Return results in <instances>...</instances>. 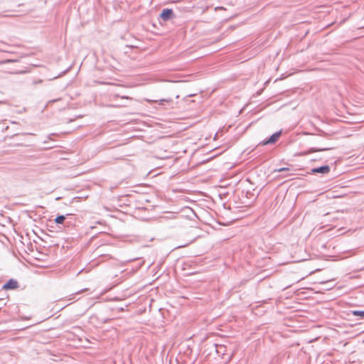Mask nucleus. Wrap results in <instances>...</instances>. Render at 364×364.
I'll return each mask as SVG.
<instances>
[{"label":"nucleus","mask_w":364,"mask_h":364,"mask_svg":"<svg viewBox=\"0 0 364 364\" xmlns=\"http://www.w3.org/2000/svg\"><path fill=\"white\" fill-rule=\"evenodd\" d=\"M281 135H282V131L277 132L274 133L272 135H271L268 139L264 140L262 142H261V144L262 145L273 144L279 140Z\"/></svg>","instance_id":"obj_1"},{"label":"nucleus","mask_w":364,"mask_h":364,"mask_svg":"<svg viewBox=\"0 0 364 364\" xmlns=\"http://www.w3.org/2000/svg\"><path fill=\"white\" fill-rule=\"evenodd\" d=\"M160 17L164 21H167L174 17V13L171 9H164L161 11Z\"/></svg>","instance_id":"obj_2"},{"label":"nucleus","mask_w":364,"mask_h":364,"mask_svg":"<svg viewBox=\"0 0 364 364\" xmlns=\"http://www.w3.org/2000/svg\"><path fill=\"white\" fill-rule=\"evenodd\" d=\"M311 171L312 173L326 174L330 172V166L328 165H324L320 167L314 168Z\"/></svg>","instance_id":"obj_3"},{"label":"nucleus","mask_w":364,"mask_h":364,"mask_svg":"<svg viewBox=\"0 0 364 364\" xmlns=\"http://www.w3.org/2000/svg\"><path fill=\"white\" fill-rule=\"evenodd\" d=\"M18 287L17 281L10 279L3 287L4 289H15Z\"/></svg>","instance_id":"obj_4"},{"label":"nucleus","mask_w":364,"mask_h":364,"mask_svg":"<svg viewBox=\"0 0 364 364\" xmlns=\"http://www.w3.org/2000/svg\"><path fill=\"white\" fill-rule=\"evenodd\" d=\"M215 348L216 353L218 354L219 355L225 354V346L215 344Z\"/></svg>","instance_id":"obj_5"},{"label":"nucleus","mask_w":364,"mask_h":364,"mask_svg":"<svg viewBox=\"0 0 364 364\" xmlns=\"http://www.w3.org/2000/svg\"><path fill=\"white\" fill-rule=\"evenodd\" d=\"M352 314L355 316H359L360 318L364 319V311L354 310L352 311Z\"/></svg>","instance_id":"obj_6"},{"label":"nucleus","mask_w":364,"mask_h":364,"mask_svg":"<svg viewBox=\"0 0 364 364\" xmlns=\"http://www.w3.org/2000/svg\"><path fill=\"white\" fill-rule=\"evenodd\" d=\"M65 216L63 215H58L55 218V222L57 223V224H63V222L65 221Z\"/></svg>","instance_id":"obj_7"},{"label":"nucleus","mask_w":364,"mask_h":364,"mask_svg":"<svg viewBox=\"0 0 364 364\" xmlns=\"http://www.w3.org/2000/svg\"><path fill=\"white\" fill-rule=\"evenodd\" d=\"M330 148H321V149H315V148H311L310 149H309L307 151V154H310V153H313V152H316V151H326V150H329Z\"/></svg>","instance_id":"obj_8"},{"label":"nucleus","mask_w":364,"mask_h":364,"mask_svg":"<svg viewBox=\"0 0 364 364\" xmlns=\"http://www.w3.org/2000/svg\"><path fill=\"white\" fill-rule=\"evenodd\" d=\"M289 168H286V167H284V168H281L278 169L277 171H278L279 172H282V171H289Z\"/></svg>","instance_id":"obj_9"},{"label":"nucleus","mask_w":364,"mask_h":364,"mask_svg":"<svg viewBox=\"0 0 364 364\" xmlns=\"http://www.w3.org/2000/svg\"><path fill=\"white\" fill-rule=\"evenodd\" d=\"M60 100V99L53 100L49 101V102H48V103H53V102H56V101H58V100Z\"/></svg>","instance_id":"obj_10"},{"label":"nucleus","mask_w":364,"mask_h":364,"mask_svg":"<svg viewBox=\"0 0 364 364\" xmlns=\"http://www.w3.org/2000/svg\"><path fill=\"white\" fill-rule=\"evenodd\" d=\"M166 100H159V105H162L164 102H166Z\"/></svg>","instance_id":"obj_11"},{"label":"nucleus","mask_w":364,"mask_h":364,"mask_svg":"<svg viewBox=\"0 0 364 364\" xmlns=\"http://www.w3.org/2000/svg\"><path fill=\"white\" fill-rule=\"evenodd\" d=\"M5 62H6V63H10V62H13V60H6Z\"/></svg>","instance_id":"obj_12"},{"label":"nucleus","mask_w":364,"mask_h":364,"mask_svg":"<svg viewBox=\"0 0 364 364\" xmlns=\"http://www.w3.org/2000/svg\"><path fill=\"white\" fill-rule=\"evenodd\" d=\"M86 290H87V289H82V291H80V292L85 291H86ZM78 293H80V291H78V292H77V294H78Z\"/></svg>","instance_id":"obj_13"}]
</instances>
